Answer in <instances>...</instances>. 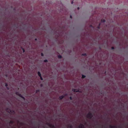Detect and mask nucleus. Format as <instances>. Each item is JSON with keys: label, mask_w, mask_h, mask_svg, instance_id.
Returning a JSON list of instances; mask_svg holds the SVG:
<instances>
[{"label": "nucleus", "mask_w": 128, "mask_h": 128, "mask_svg": "<svg viewBox=\"0 0 128 128\" xmlns=\"http://www.w3.org/2000/svg\"><path fill=\"white\" fill-rule=\"evenodd\" d=\"M93 116V114L90 112L88 113L86 116V117L90 119L92 118Z\"/></svg>", "instance_id": "f257e3e1"}, {"label": "nucleus", "mask_w": 128, "mask_h": 128, "mask_svg": "<svg viewBox=\"0 0 128 128\" xmlns=\"http://www.w3.org/2000/svg\"><path fill=\"white\" fill-rule=\"evenodd\" d=\"M72 91L74 92H81L80 91V90H79V89H72Z\"/></svg>", "instance_id": "f03ea898"}, {"label": "nucleus", "mask_w": 128, "mask_h": 128, "mask_svg": "<svg viewBox=\"0 0 128 128\" xmlns=\"http://www.w3.org/2000/svg\"><path fill=\"white\" fill-rule=\"evenodd\" d=\"M79 128H85L84 126L82 124H80L78 126Z\"/></svg>", "instance_id": "7ed1b4c3"}, {"label": "nucleus", "mask_w": 128, "mask_h": 128, "mask_svg": "<svg viewBox=\"0 0 128 128\" xmlns=\"http://www.w3.org/2000/svg\"><path fill=\"white\" fill-rule=\"evenodd\" d=\"M64 97V96L62 95L59 96V98L60 100H62V99Z\"/></svg>", "instance_id": "20e7f679"}, {"label": "nucleus", "mask_w": 128, "mask_h": 128, "mask_svg": "<svg viewBox=\"0 0 128 128\" xmlns=\"http://www.w3.org/2000/svg\"><path fill=\"white\" fill-rule=\"evenodd\" d=\"M109 128H117V127L115 126H112V125H110L109 126Z\"/></svg>", "instance_id": "39448f33"}, {"label": "nucleus", "mask_w": 128, "mask_h": 128, "mask_svg": "<svg viewBox=\"0 0 128 128\" xmlns=\"http://www.w3.org/2000/svg\"><path fill=\"white\" fill-rule=\"evenodd\" d=\"M72 128V126L71 124H69L68 126V128Z\"/></svg>", "instance_id": "423d86ee"}, {"label": "nucleus", "mask_w": 128, "mask_h": 128, "mask_svg": "<svg viewBox=\"0 0 128 128\" xmlns=\"http://www.w3.org/2000/svg\"><path fill=\"white\" fill-rule=\"evenodd\" d=\"M38 74L39 77L41 76V74L40 72H38Z\"/></svg>", "instance_id": "0eeeda50"}, {"label": "nucleus", "mask_w": 128, "mask_h": 128, "mask_svg": "<svg viewBox=\"0 0 128 128\" xmlns=\"http://www.w3.org/2000/svg\"><path fill=\"white\" fill-rule=\"evenodd\" d=\"M106 22V20L104 19H102L101 20V22Z\"/></svg>", "instance_id": "6e6552de"}, {"label": "nucleus", "mask_w": 128, "mask_h": 128, "mask_svg": "<svg viewBox=\"0 0 128 128\" xmlns=\"http://www.w3.org/2000/svg\"><path fill=\"white\" fill-rule=\"evenodd\" d=\"M58 58L60 59L62 58V56L60 55H59L58 56Z\"/></svg>", "instance_id": "1a4fd4ad"}, {"label": "nucleus", "mask_w": 128, "mask_h": 128, "mask_svg": "<svg viewBox=\"0 0 128 128\" xmlns=\"http://www.w3.org/2000/svg\"><path fill=\"white\" fill-rule=\"evenodd\" d=\"M16 94L17 95V96H18L19 95V94H20L19 93V92H16Z\"/></svg>", "instance_id": "9d476101"}, {"label": "nucleus", "mask_w": 128, "mask_h": 128, "mask_svg": "<svg viewBox=\"0 0 128 128\" xmlns=\"http://www.w3.org/2000/svg\"><path fill=\"white\" fill-rule=\"evenodd\" d=\"M86 77V76L82 74V78H85Z\"/></svg>", "instance_id": "9b49d317"}, {"label": "nucleus", "mask_w": 128, "mask_h": 128, "mask_svg": "<svg viewBox=\"0 0 128 128\" xmlns=\"http://www.w3.org/2000/svg\"><path fill=\"white\" fill-rule=\"evenodd\" d=\"M100 23L99 24V25L97 27V28L99 29H100Z\"/></svg>", "instance_id": "f8f14e48"}, {"label": "nucleus", "mask_w": 128, "mask_h": 128, "mask_svg": "<svg viewBox=\"0 0 128 128\" xmlns=\"http://www.w3.org/2000/svg\"><path fill=\"white\" fill-rule=\"evenodd\" d=\"M40 91V90H36V93H37L38 92H39Z\"/></svg>", "instance_id": "ddd939ff"}, {"label": "nucleus", "mask_w": 128, "mask_h": 128, "mask_svg": "<svg viewBox=\"0 0 128 128\" xmlns=\"http://www.w3.org/2000/svg\"><path fill=\"white\" fill-rule=\"evenodd\" d=\"M14 122L12 120H10L9 122V123L10 124H13Z\"/></svg>", "instance_id": "4468645a"}, {"label": "nucleus", "mask_w": 128, "mask_h": 128, "mask_svg": "<svg viewBox=\"0 0 128 128\" xmlns=\"http://www.w3.org/2000/svg\"><path fill=\"white\" fill-rule=\"evenodd\" d=\"M82 56H86V53L83 54L82 55Z\"/></svg>", "instance_id": "2eb2a0df"}, {"label": "nucleus", "mask_w": 128, "mask_h": 128, "mask_svg": "<svg viewBox=\"0 0 128 128\" xmlns=\"http://www.w3.org/2000/svg\"><path fill=\"white\" fill-rule=\"evenodd\" d=\"M44 62H48V60H44Z\"/></svg>", "instance_id": "dca6fc26"}, {"label": "nucleus", "mask_w": 128, "mask_h": 128, "mask_svg": "<svg viewBox=\"0 0 128 128\" xmlns=\"http://www.w3.org/2000/svg\"><path fill=\"white\" fill-rule=\"evenodd\" d=\"M18 96H19L20 97V98H22V97L23 96H22L20 94Z\"/></svg>", "instance_id": "f3484780"}, {"label": "nucleus", "mask_w": 128, "mask_h": 128, "mask_svg": "<svg viewBox=\"0 0 128 128\" xmlns=\"http://www.w3.org/2000/svg\"><path fill=\"white\" fill-rule=\"evenodd\" d=\"M5 86L6 87H7L8 86V84L7 83H5Z\"/></svg>", "instance_id": "a211bd4d"}, {"label": "nucleus", "mask_w": 128, "mask_h": 128, "mask_svg": "<svg viewBox=\"0 0 128 128\" xmlns=\"http://www.w3.org/2000/svg\"><path fill=\"white\" fill-rule=\"evenodd\" d=\"M40 80H43V79L42 78V77L41 76H40Z\"/></svg>", "instance_id": "6ab92c4d"}, {"label": "nucleus", "mask_w": 128, "mask_h": 128, "mask_svg": "<svg viewBox=\"0 0 128 128\" xmlns=\"http://www.w3.org/2000/svg\"><path fill=\"white\" fill-rule=\"evenodd\" d=\"M90 27H91V28H94V27H93V26H92V25H90Z\"/></svg>", "instance_id": "aec40b11"}, {"label": "nucleus", "mask_w": 128, "mask_h": 128, "mask_svg": "<svg viewBox=\"0 0 128 128\" xmlns=\"http://www.w3.org/2000/svg\"><path fill=\"white\" fill-rule=\"evenodd\" d=\"M6 88L7 89V90H9V87H8V86H7V87H6Z\"/></svg>", "instance_id": "412c9836"}, {"label": "nucleus", "mask_w": 128, "mask_h": 128, "mask_svg": "<svg viewBox=\"0 0 128 128\" xmlns=\"http://www.w3.org/2000/svg\"><path fill=\"white\" fill-rule=\"evenodd\" d=\"M41 56H44V54L43 53H41Z\"/></svg>", "instance_id": "4be33fe9"}, {"label": "nucleus", "mask_w": 128, "mask_h": 128, "mask_svg": "<svg viewBox=\"0 0 128 128\" xmlns=\"http://www.w3.org/2000/svg\"><path fill=\"white\" fill-rule=\"evenodd\" d=\"M70 100H72V97L71 96H70Z\"/></svg>", "instance_id": "5701e85b"}, {"label": "nucleus", "mask_w": 128, "mask_h": 128, "mask_svg": "<svg viewBox=\"0 0 128 128\" xmlns=\"http://www.w3.org/2000/svg\"><path fill=\"white\" fill-rule=\"evenodd\" d=\"M22 98L24 100H25V98L24 97H23V96L22 97Z\"/></svg>", "instance_id": "b1692460"}, {"label": "nucleus", "mask_w": 128, "mask_h": 128, "mask_svg": "<svg viewBox=\"0 0 128 128\" xmlns=\"http://www.w3.org/2000/svg\"><path fill=\"white\" fill-rule=\"evenodd\" d=\"M40 86L41 87H42L43 86V85L42 84H41L40 85Z\"/></svg>", "instance_id": "393cba45"}, {"label": "nucleus", "mask_w": 128, "mask_h": 128, "mask_svg": "<svg viewBox=\"0 0 128 128\" xmlns=\"http://www.w3.org/2000/svg\"><path fill=\"white\" fill-rule=\"evenodd\" d=\"M20 124L21 125H23L24 124V123L22 122H20Z\"/></svg>", "instance_id": "a878e982"}, {"label": "nucleus", "mask_w": 128, "mask_h": 128, "mask_svg": "<svg viewBox=\"0 0 128 128\" xmlns=\"http://www.w3.org/2000/svg\"><path fill=\"white\" fill-rule=\"evenodd\" d=\"M22 50L23 51V52H25V50H24V48H22Z\"/></svg>", "instance_id": "bb28decb"}, {"label": "nucleus", "mask_w": 128, "mask_h": 128, "mask_svg": "<svg viewBox=\"0 0 128 128\" xmlns=\"http://www.w3.org/2000/svg\"><path fill=\"white\" fill-rule=\"evenodd\" d=\"M111 49L112 50H114V47H112L111 48Z\"/></svg>", "instance_id": "cd10ccee"}, {"label": "nucleus", "mask_w": 128, "mask_h": 128, "mask_svg": "<svg viewBox=\"0 0 128 128\" xmlns=\"http://www.w3.org/2000/svg\"><path fill=\"white\" fill-rule=\"evenodd\" d=\"M70 18H72V16L70 15Z\"/></svg>", "instance_id": "c85d7f7f"}, {"label": "nucleus", "mask_w": 128, "mask_h": 128, "mask_svg": "<svg viewBox=\"0 0 128 128\" xmlns=\"http://www.w3.org/2000/svg\"><path fill=\"white\" fill-rule=\"evenodd\" d=\"M80 9V8L79 7H78L77 8V9L78 10H79Z\"/></svg>", "instance_id": "c756f323"}, {"label": "nucleus", "mask_w": 128, "mask_h": 128, "mask_svg": "<svg viewBox=\"0 0 128 128\" xmlns=\"http://www.w3.org/2000/svg\"><path fill=\"white\" fill-rule=\"evenodd\" d=\"M73 1H72V2H71V4H73Z\"/></svg>", "instance_id": "7c9ffc66"}, {"label": "nucleus", "mask_w": 128, "mask_h": 128, "mask_svg": "<svg viewBox=\"0 0 128 128\" xmlns=\"http://www.w3.org/2000/svg\"><path fill=\"white\" fill-rule=\"evenodd\" d=\"M35 40H37V39L36 38L35 39Z\"/></svg>", "instance_id": "2f4dec72"}, {"label": "nucleus", "mask_w": 128, "mask_h": 128, "mask_svg": "<svg viewBox=\"0 0 128 128\" xmlns=\"http://www.w3.org/2000/svg\"><path fill=\"white\" fill-rule=\"evenodd\" d=\"M118 127H119V128H121V127H120V126H119Z\"/></svg>", "instance_id": "473e14b6"}, {"label": "nucleus", "mask_w": 128, "mask_h": 128, "mask_svg": "<svg viewBox=\"0 0 128 128\" xmlns=\"http://www.w3.org/2000/svg\"><path fill=\"white\" fill-rule=\"evenodd\" d=\"M13 112H14V111H13Z\"/></svg>", "instance_id": "72a5a7b5"}]
</instances>
